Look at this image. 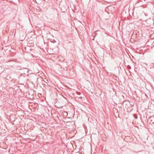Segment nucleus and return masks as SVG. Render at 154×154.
<instances>
[{
    "label": "nucleus",
    "mask_w": 154,
    "mask_h": 154,
    "mask_svg": "<svg viewBox=\"0 0 154 154\" xmlns=\"http://www.w3.org/2000/svg\"><path fill=\"white\" fill-rule=\"evenodd\" d=\"M79 94H80V93L79 92Z\"/></svg>",
    "instance_id": "obj_5"
},
{
    "label": "nucleus",
    "mask_w": 154,
    "mask_h": 154,
    "mask_svg": "<svg viewBox=\"0 0 154 154\" xmlns=\"http://www.w3.org/2000/svg\"><path fill=\"white\" fill-rule=\"evenodd\" d=\"M128 69H129V68H131V67H130V66H128Z\"/></svg>",
    "instance_id": "obj_3"
},
{
    "label": "nucleus",
    "mask_w": 154,
    "mask_h": 154,
    "mask_svg": "<svg viewBox=\"0 0 154 154\" xmlns=\"http://www.w3.org/2000/svg\"><path fill=\"white\" fill-rule=\"evenodd\" d=\"M149 120L152 123H154V116H151L149 119Z\"/></svg>",
    "instance_id": "obj_1"
},
{
    "label": "nucleus",
    "mask_w": 154,
    "mask_h": 154,
    "mask_svg": "<svg viewBox=\"0 0 154 154\" xmlns=\"http://www.w3.org/2000/svg\"><path fill=\"white\" fill-rule=\"evenodd\" d=\"M135 119H137V116L136 117H135Z\"/></svg>",
    "instance_id": "obj_4"
},
{
    "label": "nucleus",
    "mask_w": 154,
    "mask_h": 154,
    "mask_svg": "<svg viewBox=\"0 0 154 154\" xmlns=\"http://www.w3.org/2000/svg\"><path fill=\"white\" fill-rule=\"evenodd\" d=\"M60 5H66V4L65 2H61L60 3Z\"/></svg>",
    "instance_id": "obj_2"
}]
</instances>
